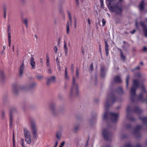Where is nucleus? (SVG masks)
I'll return each mask as SVG.
<instances>
[{
	"label": "nucleus",
	"mask_w": 147,
	"mask_h": 147,
	"mask_svg": "<svg viewBox=\"0 0 147 147\" xmlns=\"http://www.w3.org/2000/svg\"><path fill=\"white\" fill-rule=\"evenodd\" d=\"M65 144V142L63 141L61 144L60 145L59 147H63Z\"/></svg>",
	"instance_id": "nucleus-38"
},
{
	"label": "nucleus",
	"mask_w": 147,
	"mask_h": 147,
	"mask_svg": "<svg viewBox=\"0 0 147 147\" xmlns=\"http://www.w3.org/2000/svg\"><path fill=\"white\" fill-rule=\"evenodd\" d=\"M46 59H47V61H46L47 65L48 67H50V63H49V57L48 55H47Z\"/></svg>",
	"instance_id": "nucleus-20"
},
{
	"label": "nucleus",
	"mask_w": 147,
	"mask_h": 147,
	"mask_svg": "<svg viewBox=\"0 0 147 147\" xmlns=\"http://www.w3.org/2000/svg\"><path fill=\"white\" fill-rule=\"evenodd\" d=\"M141 126H137V127H136V129L137 130H138L140 129L141 128Z\"/></svg>",
	"instance_id": "nucleus-46"
},
{
	"label": "nucleus",
	"mask_w": 147,
	"mask_h": 147,
	"mask_svg": "<svg viewBox=\"0 0 147 147\" xmlns=\"http://www.w3.org/2000/svg\"><path fill=\"white\" fill-rule=\"evenodd\" d=\"M24 68V62H23L20 67V76H22L23 73V71Z\"/></svg>",
	"instance_id": "nucleus-10"
},
{
	"label": "nucleus",
	"mask_w": 147,
	"mask_h": 147,
	"mask_svg": "<svg viewBox=\"0 0 147 147\" xmlns=\"http://www.w3.org/2000/svg\"><path fill=\"white\" fill-rule=\"evenodd\" d=\"M88 24H89V25H90V20L89 19H88Z\"/></svg>",
	"instance_id": "nucleus-57"
},
{
	"label": "nucleus",
	"mask_w": 147,
	"mask_h": 147,
	"mask_svg": "<svg viewBox=\"0 0 147 147\" xmlns=\"http://www.w3.org/2000/svg\"><path fill=\"white\" fill-rule=\"evenodd\" d=\"M140 110V109L139 108H137L135 109V111L137 112V111H139Z\"/></svg>",
	"instance_id": "nucleus-58"
},
{
	"label": "nucleus",
	"mask_w": 147,
	"mask_h": 147,
	"mask_svg": "<svg viewBox=\"0 0 147 147\" xmlns=\"http://www.w3.org/2000/svg\"><path fill=\"white\" fill-rule=\"evenodd\" d=\"M109 114L111 116V119L112 122L115 123L117 121L119 117V115L118 113L111 112Z\"/></svg>",
	"instance_id": "nucleus-4"
},
{
	"label": "nucleus",
	"mask_w": 147,
	"mask_h": 147,
	"mask_svg": "<svg viewBox=\"0 0 147 147\" xmlns=\"http://www.w3.org/2000/svg\"><path fill=\"white\" fill-rule=\"evenodd\" d=\"M58 144V142L57 141H56L55 142V147H56Z\"/></svg>",
	"instance_id": "nucleus-63"
},
{
	"label": "nucleus",
	"mask_w": 147,
	"mask_h": 147,
	"mask_svg": "<svg viewBox=\"0 0 147 147\" xmlns=\"http://www.w3.org/2000/svg\"><path fill=\"white\" fill-rule=\"evenodd\" d=\"M65 77L66 80H68L69 79V78L67 76V74H65Z\"/></svg>",
	"instance_id": "nucleus-47"
},
{
	"label": "nucleus",
	"mask_w": 147,
	"mask_h": 147,
	"mask_svg": "<svg viewBox=\"0 0 147 147\" xmlns=\"http://www.w3.org/2000/svg\"><path fill=\"white\" fill-rule=\"evenodd\" d=\"M135 32H136V30H134L132 31L131 32H130L131 34H133Z\"/></svg>",
	"instance_id": "nucleus-55"
},
{
	"label": "nucleus",
	"mask_w": 147,
	"mask_h": 147,
	"mask_svg": "<svg viewBox=\"0 0 147 147\" xmlns=\"http://www.w3.org/2000/svg\"><path fill=\"white\" fill-rule=\"evenodd\" d=\"M124 147H131V146L130 144H125Z\"/></svg>",
	"instance_id": "nucleus-42"
},
{
	"label": "nucleus",
	"mask_w": 147,
	"mask_h": 147,
	"mask_svg": "<svg viewBox=\"0 0 147 147\" xmlns=\"http://www.w3.org/2000/svg\"><path fill=\"white\" fill-rule=\"evenodd\" d=\"M36 78L38 80H41L43 78V77L41 75H38L37 76Z\"/></svg>",
	"instance_id": "nucleus-33"
},
{
	"label": "nucleus",
	"mask_w": 147,
	"mask_h": 147,
	"mask_svg": "<svg viewBox=\"0 0 147 147\" xmlns=\"http://www.w3.org/2000/svg\"><path fill=\"white\" fill-rule=\"evenodd\" d=\"M15 109H10L9 111V117H10V125H11L12 124V114L15 111Z\"/></svg>",
	"instance_id": "nucleus-9"
},
{
	"label": "nucleus",
	"mask_w": 147,
	"mask_h": 147,
	"mask_svg": "<svg viewBox=\"0 0 147 147\" xmlns=\"http://www.w3.org/2000/svg\"><path fill=\"white\" fill-rule=\"evenodd\" d=\"M109 101L108 100H107L106 102L105 106V108L106 111H107L109 108Z\"/></svg>",
	"instance_id": "nucleus-21"
},
{
	"label": "nucleus",
	"mask_w": 147,
	"mask_h": 147,
	"mask_svg": "<svg viewBox=\"0 0 147 147\" xmlns=\"http://www.w3.org/2000/svg\"><path fill=\"white\" fill-rule=\"evenodd\" d=\"M102 135L104 138L107 140L109 137L111 136V134L106 129H104L103 130Z\"/></svg>",
	"instance_id": "nucleus-7"
},
{
	"label": "nucleus",
	"mask_w": 147,
	"mask_h": 147,
	"mask_svg": "<svg viewBox=\"0 0 147 147\" xmlns=\"http://www.w3.org/2000/svg\"><path fill=\"white\" fill-rule=\"evenodd\" d=\"M114 81L116 82H121L120 78L118 76H116L114 78Z\"/></svg>",
	"instance_id": "nucleus-18"
},
{
	"label": "nucleus",
	"mask_w": 147,
	"mask_h": 147,
	"mask_svg": "<svg viewBox=\"0 0 147 147\" xmlns=\"http://www.w3.org/2000/svg\"><path fill=\"white\" fill-rule=\"evenodd\" d=\"M144 32V34L145 36L147 37V28L144 29L143 30Z\"/></svg>",
	"instance_id": "nucleus-32"
},
{
	"label": "nucleus",
	"mask_w": 147,
	"mask_h": 147,
	"mask_svg": "<svg viewBox=\"0 0 147 147\" xmlns=\"http://www.w3.org/2000/svg\"><path fill=\"white\" fill-rule=\"evenodd\" d=\"M74 23H76V17L74 18Z\"/></svg>",
	"instance_id": "nucleus-64"
},
{
	"label": "nucleus",
	"mask_w": 147,
	"mask_h": 147,
	"mask_svg": "<svg viewBox=\"0 0 147 147\" xmlns=\"http://www.w3.org/2000/svg\"><path fill=\"white\" fill-rule=\"evenodd\" d=\"M55 81V76H53L47 80V84L49 85L51 82H54Z\"/></svg>",
	"instance_id": "nucleus-11"
},
{
	"label": "nucleus",
	"mask_w": 147,
	"mask_h": 147,
	"mask_svg": "<svg viewBox=\"0 0 147 147\" xmlns=\"http://www.w3.org/2000/svg\"><path fill=\"white\" fill-rule=\"evenodd\" d=\"M21 144L22 145V146H24V139L22 138L21 139Z\"/></svg>",
	"instance_id": "nucleus-40"
},
{
	"label": "nucleus",
	"mask_w": 147,
	"mask_h": 147,
	"mask_svg": "<svg viewBox=\"0 0 147 147\" xmlns=\"http://www.w3.org/2000/svg\"><path fill=\"white\" fill-rule=\"evenodd\" d=\"M56 137L58 140H59L61 137V133L60 132H57L56 133Z\"/></svg>",
	"instance_id": "nucleus-15"
},
{
	"label": "nucleus",
	"mask_w": 147,
	"mask_h": 147,
	"mask_svg": "<svg viewBox=\"0 0 147 147\" xmlns=\"http://www.w3.org/2000/svg\"><path fill=\"white\" fill-rule=\"evenodd\" d=\"M104 71V67H102L101 69V72L103 73Z\"/></svg>",
	"instance_id": "nucleus-48"
},
{
	"label": "nucleus",
	"mask_w": 147,
	"mask_h": 147,
	"mask_svg": "<svg viewBox=\"0 0 147 147\" xmlns=\"http://www.w3.org/2000/svg\"><path fill=\"white\" fill-rule=\"evenodd\" d=\"M100 5H101V7L102 8H104V6H103V2H100Z\"/></svg>",
	"instance_id": "nucleus-49"
},
{
	"label": "nucleus",
	"mask_w": 147,
	"mask_h": 147,
	"mask_svg": "<svg viewBox=\"0 0 147 147\" xmlns=\"http://www.w3.org/2000/svg\"><path fill=\"white\" fill-rule=\"evenodd\" d=\"M76 75L77 77L78 78L79 77V69L78 67L76 69Z\"/></svg>",
	"instance_id": "nucleus-34"
},
{
	"label": "nucleus",
	"mask_w": 147,
	"mask_h": 147,
	"mask_svg": "<svg viewBox=\"0 0 147 147\" xmlns=\"http://www.w3.org/2000/svg\"><path fill=\"white\" fill-rule=\"evenodd\" d=\"M130 109V107H128L127 108V112H128L129 111Z\"/></svg>",
	"instance_id": "nucleus-60"
},
{
	"label": "nucleus",
	"mask_w": 147,
	"mask_h": 147,
	"mask_svg": "<svg viewBox=\"0 0 147 147\" xmlns=\"http://www.w3.org/2000/svg\"><path fill=\"white\" fill-rule=\"evenodd\" d=\"M4 18L5 19L6 18V11L5 10H4Z\"/></svg>",
	"instance_id": "nucleus-50"
},
{
	"label": "nucleus",
	"mask_w": 147,
	"mask_h": 147,
	"mask_svg": "<svg viewBox=\"0 0 147 147\" xmlns=\"http://www.w3.org/2000/svg\"><path fill=\"white\" fill-rule=\"evenodd\" d=\"M101 76L102 77H104L105 75V74L104 73V72L103 73H101Z\"/></svg>",
	"instance_id": "nucleus-56"
},
{
	"label": "nucleus",
	"mask_w": 147,
	"mask_h": 147,
	"mask_svg": "<svg viewBox=\"0 0 147 147\" xmlns=\"http://www.w3.org/2000/svg\"><path fill=\"white\" fill-rule=\"evenodd\" d=\"M3 73V70H0V75H2Z\"/></svg>",
	"instance_id": "nucleus-54"
},
{
	"label": "nucleus",
	"mask_w": 147,
	"mask_h": 147,
	"mask_svg": "<svg viewBox=\"0 0 147 147\" xmlns=\"http://www.w3.org/2000/svg\"><path fill=\"white\" fill-rule=\"evenodd\" d=\"M13 92L15 93H16V88H13Z\"/></svg>",
	"instance_id": "nucleus-53"
},
{
	"label": "nucleus",
	"mask_w": 147,
	"mask_h": 147,
	"mask_svg": "<svg viewBox=\"0 0 147 147\" xmlns=\"http://www.w3.org/2000/svg\"><path fill=\"white\" fill-rule=\"evenodd\" d=\"M105 49L106 55H107L109 53V46L107 40H105Z\"/></svg>",
	"instance_id": "nucleus-14"
},
{
	"label": "nucleus",
	"mask_w": 147,
	"mask_h": 147,
	"mask_svg": "<svg viewBox=\"0 0 147 147\" xmlns=\"http://www.w3.org/2000/svg\"><path fill=\"white\" fill-rule=\"evenodd\" d=\"M30 64L32 67V69H35V63L34 61V59L33 57H32L31 58V60L30 61Z\"/></svg>",
	"instance_id": "nucleus-12"
},
{
	"label": "nucleus",
	"mask_w": 147,
	"mask_h": 147,
	"mask_svg": "<svg viewBox=\"0 0 147 147\" xmlns=\"http://www.w3.org/2000/svg\"><path fill=\"white\" fill-rule=\"evenodd\" d=\"M79 128V127L77 126L74 127V131L75 132H77Z\"/></svg>",
	"instance_id": "nucleus-31"
},
{
	"label": "nucleus",
	"mask_w": 147,
	"mask_h": 147,
	"mask_svg": "<svg viewBox=\"0 0 147 147\" xmlns=\"http://www.w3.org/2000/svg\"><path fill=\"white\" fill-rule=\"evenodd\" d=\"M147 49L146 47H144L143 48V50L144 51H147Z\"/></svg>",
	"instance_id": "nucleus-52"
},
{
	"label": "nucleus",
	"mask_w": 147,
	"mask_h": 147,
	"mask_svg": "<svg viewBox=\"0 0 147 147\" xmlns=\"http://www.w3.org/2000/svg\"><path fill=\"white\" fill-rule=\"evenodd\" d=\"M24 135L25 141L27 144H30L31 143L30 132L28 129H25L24 130Z\"/></svg>",
	"instance_id": "nucleus-2"
},
{
	"label": "nucleus",
	"mask_w": 147,
	"mask_h": 147,
	"mask_svg": "<svg viewBox=\"0 0 147 147\" xmlns=\"http://www.w3.org/2000/svg\"><path fill=\"white\" fill-rule=\"evenodd\" d=\"M1 116L3 118H4L5 117V112L4 111L1 112Z\"/></svg>",
	"instance_id": "nucleus-37"
},
{
	"label": "nucleus",
	"mask_w": 147,
	"mask_h": 147,
	"mask_svg": "<svg viewBox=\"0 0 147 147\" xmlns=\"http://www.w3.org/2000/svg\"><path fill=\"white\" fill-rule=\"evenodd\" d=\"M31 127L34 137V138H36L37 137V129L34 123L32 122V123Z\"/></svg>",
	"instance_id": "nucleus-5"
},
{
	"label": "nucleus",
	"mask_w": 147,
	"mask_h": 147,
	"mask_svg": "<svg viewBox=\"0 0 147 147\" xmlns=\"http://www.w3.org/2000/svg\"><path fill=\"white\" fill-rule=\"evenodd\" d=\"M67 12V13H68V15L69 18V20L70 21V23L71 24L72 19H71V15L70 13V12L69 11H68Z\"/></svg>",
	"instance_id": "nucleus-27"
},
{
	"label": "nucleus",
	"mask_w": 147,
	"mask_h": 147,
	"mask_svg": "<svg viewBox=\"0 0 147 147\" xmlns=\"http://www.w3.org/2000/svg\"><path fill=\"white\" fill-rule=\"evenodd\" d=\"M108 112L105 113H104L103 116V119L104 120L106 119L107 118Z\"/></svg>",
	"instance_id": "nucleus-29"
},
{
	"label": "nucleus",
	"mask_w": 147,
	"mask_h": 147,
	"mask_svg": "<svg viewBox=\"0 0 147 147\" xmlns=\"http://www.w3.org/2000/svg\"><path fill=\"white\" fill-rule=\"evenodd\" d=\"M123 10L122 7H120L119 8L117 11L116 12L117 14L120 13Z\"/></svg>",
	"instance_id": "nucleus-30"
},
{
	"label": "nucleus",
	"mask_w": 147,
	"mask_h": 147,
	"mask_svg": "<svg viewBox=\"0 0 147 147\" xmlns=\"http://www.w3.org/2000/svg\"><path fill=\"white\" fill-rule=\"evenodd\" d=\"M9 43V47H10L11 45V41H8Z\"/></svg>",
	"instance_id": "nucleus-62"
},
{
	"label": "nucleus",
	"mask_w": 147,
	"mask_h": 147,
	"mask_svg": "<svg viewBox=\"0 0 147 147\" xmlns=\"http://www.w3.org/2000/svg\"><path fill=\"white\" fill-rule=\"evenodd\" d=\"M106 21L105 20V19H102V26H104L106 24Z\"/></svg>",
	"instance_id": "nucleus-36"
},
{
	"label": "nucleus",
	"mask_w": 147,
	"mask_h": 147,
	"mask_svg": "<svg viewBox=\"0 0 147 147\" xmlns=\"http://www.w3.org/2000/svg\"><path fill=\"white\" fill-rule=\"evenodd\" d=\"M138 81L137 80H134L133 82V85L131 90V98L132 101H133V98L136 96V89L138 88Z\"/></svg>",
	"instance_id": "nucleus-1"
},
{
	"label": "nucleus",
	"mask_w": 147,
	"mask_h": 147,
	"mask_svg": "<svg viewBox=\"0 0 147 147\" xmlns=\"http://www.w3.org/2000/svg\"><path fill=\"white\" fill-rule=\"evenodd\" d=\"M78 92V86L77 84L75 82L74 76L73 78V85L70 90V93L72 94L73 93H76L77 94Z\"/></svg>",
	"instance_id": "nucleus-3"
},
{
	"label": "nucleus",
	"mask_w": 147,
	"mask_h": 147,
	"mask_svg": "<svg viewBox=\"0 0 147 147\" xmlns=\"http://www.w3.org/2000/svg\"><path fill=\"white\" fill-rule=\"evenodd\" d=\"M117 92L120 94H123V91L122 87H119L117 90Z\"/></svg>",
	"instance_id": "nucleus-16"
},
{
	"label": "nucleus",
	"mask_w": 147,
	"mask_h": 147,
	"mask_svg": "<svg viewBox=\"0 0 147 147\" xmlns=\"http://www.w3.org/2000/svg\"><path fill=\"white\" fill-rule=\"evenodd\" d=\"M57 63L58 66H59V60L58 57H57L56 59Z\"/></svg>",
	"instance_id": "nucleus-41"
},
{
	"label": "nucleus",
	"mask_w": 147,
	"mask_h": 147,
	"mask_svg": "<svg viewBox=\"0 0 147 147\" xmlns=\"http://www.w3.org/2000/svg\"><path fill=\"white\" fill-rule=\"evenodd\" d=\"M49 68L48 69V73L49 74H51L52 73V71H51V69L50 68V67H49Z\"/></svg>",
	"instance_id": "nucleus-45"
},
{
	"label": "nucleus",
	"mask_w": 147,
	"mask_h": 147,
	"mask_svg": "<svg viewBox=\"0 0 147 147\" xmlns=\"http://www.w3.org/2000/svg\"><path fill=\"white\" fill-rule=\"evenodd\" d=\"M50 109L51 113L53 115H55V105L54 104H51L50 106Z\"/></svg>",
	"instance_id": "nucleus-8"
},
{
	"label": "nucleus",
	"mask_w": 147,
	"mask_h": 147,
	"mask_svg": "<svg viewBox=\"0 0 147 147\" xmlns=\"http://www.w3.org/2000/svg\"><path fill=\"white\" fill-rule=\"evenodd\" d=\"M140 25L143 28V30H144V29H145L146 28V26L145 24L143 22H140Z\"/></svg>",
	"instance_id": "nucleus-22"
},
{
	"label": "nucleus",
	"mask_w": 147,
	"mask_h": 147,
	"mask_svg": "<svg viewBox=\"0 0 147 147\" xmlns=\"http://www.w3.org/2000/svg\"><path fill=\"white\" fill-rule=\"evenodd\" d=\"M66 28H67V34L69 33V22H67V25H66Z\"/></svg>",
	"instance_id": "nucleus-26"
},
{
	"label": "nucleus",
	"mask_w": 147,
	"mask_h": 147,
	"mask_svg": "<svg viewBox=\"0 0 147 147\" xmlns=\"http://www.w3.org/2000/svg\"><path fill=\"white\" fill-rule=\"evenodd\" d=\"M36 84L34 82H32L29 86V88L30 89H32L36 87Z\"/></svg>",
	"instance_id": "nucleus-19"
},
{
	"label": "nucleus",
	"mask_w": 147,
	"mask_h": 147,
	"mask_svg": "<svg viewBox=\"0 0 147 147\" xmlns=\"http://www.w3.org/2000/svg\"><path fill=\"white\" fill-rule=\"evenodd\" d=\"M90 69L91 71H92L93 70V65L92 64H91L90 66Z\"/></svg>",
	"instance_id": "nucleus-51"
},
{
	"label": "nucleus",
	"mask_w": 147,
	"mask_h": 147,
	"mask_svg": "<svg viewBox=\"0 0 147 147\" xmlns=\"http://www.w3.org/2000/svg\"><path fill=\"white\" fill-rule=\"evenodd\" d=\"M140 69V67L139 66H138L137 67H136L134 69V70H135V69Z\"/></svg>",
	"instance_id": "nucleus-59"
},
{
	"label": "nucleus",
	"mask_w": 147,
	"mask_h": 147,
	"mask_svg": "<svg viewBox=\"0 0 147 147\" xmlns=\"http://www.w3.org/2000/svg\"><path fill=\"white\" fill-rule=\"evenodd\" d=\"M23 22L25 24L27 28H28V21L27 19H25L23 20Z\"/></svg>",
	"instance_id": "nucleus-25"
},
{
	"label": "nucleus",
	"mask_w": 147,
	"mask_h": 147,
	"mask_svg": "<svg viewBox=\"0 0 147 147\" xmlns=\"http://www.w3.org/2000/svg\"><path fill=\"white\" fill-rule=\"evenodd\" d=\"M65 74H67V68L66 67L65 69Z\"/></svg>",
	"instance_id": "nucleus-61"
},
{
	"label": "nucleus",
	"mask_w": 147,
	"mask_h": 147,
	"mask_svg": "<svg viewBox=\"0 0 147 147\" xmlns=\"http://www.w3.org/2000/svg\"><path fill=\"white\" fill-rule=\"evenodd\" d=\"M74 65L73 64H71V69L73 72H74Z\"/></svg>",
	"instance_id": "nucleus-44"
},
{
	"label": "nucleus",
	"mask_w": 147,
	"mask_h": 147,
	"mask_svg": "<svg viewBox=\"0 0 147 147\" xmlns=\"http://www.w3.org/2000/svg\"><path fill=\"white\" fill-rule=\"evenodd\" d=\"M64 49L65 52V55L66 56H67V54L68 49L67 47L66 43L65 41L64 42Z\"/></svg>",
	"instance_id": "nucleus-17"
},
{
	"label": "nucleus",
	"mask_w": 147,
	"mask_h": 147,
	"mask_svg": "<svg viewBox=\"0 0 147 147\" xmlns=\"http://www.w3.org/2000/svg\"><path fill=\"white\" fill-rule=\"evenodd\" d=\"M13 147H15V136L13 133Z\"/></svg>",
	"instance_id": "nucleus-28"
},
{
	"label": "nucleus",
	"mask_w": 147,
	"mask_h": 147,
	"mask_svg": "<svg viewBox=\"0 0 147 147\" xmlns=\"http://www.w3.org/2000/svg\"><path fill=\"white\" fill-rule=\"evenodd\" d=\"M121 59L123 61H125V59H126V57L125 56H124V55L122 53V51H121Z\"/></svg>",
	"instance_id": "nucleus-23"
},
{
	"label": "nucleus",
	"mask_w": 147,
	"mask_h": 147,
	"mask_svg": "<svg viewBox=\"0 0 147 147\" xmlns=\"http://www.w3.org/2000/svg\"><path fill=\"white\" fill-rule=\"evenodd\" d=\"M129 76H127L126 79V88L127 89L128 88V85L129 84Z\"/></svg>",
	"instance_id": "nucleus-24"
},
{
	"label": "nucleus",
	"mask_w": 147,
	"mask_h": 147,
	"mask_svg": "<svg viewBox=\"0 0 147 147\" xmlns=\"http://www.w3.org/2000/svg\"><path fill=\"white\" fill-rule=\"evenodd\" d=\"M7 33H11V30L10 29V26L9 25L8 28H7Z\"/></svg>",
	"instance_id": "nucleus-39"
},
{
	"label": "nucleus",
	"mask_w": 147,
	"mask_h": 147,
	"mask_svg": "<svg viewBox=\"0 0 147 147\" xmlns=\"http://www.w3.org/2000/svg\"><path fill=\"white\" fill-rule=\"evenodd\" d=\"M54 50L55 52L56 53H57V47L56 46H55L54 47Z\"/></svg>",
	"instance_id": "nucleus-43"
},
{
	"label": "nucleus",
	"mask_w": 147,
	"mask_h": 147,
	"mask_svg": "<svg viewBox=\"0 0 147 147\" xmlns=\"http://www.w3.org/2000/svg\"><path fill=\"white\" fill-rule=\"evenodd\" d=\"M144 1L143 0L141 1L139 6V8L140 11H142L143 10L144 8Z\"/></svg>",
	"instance_id": "nucleus-13"
},
{
	"label": "nucleus",
	"mask_w": 147,
	"mask_h": 147,
	"mask_svg": "<svg viewBox=\"0 0 147 147\" xmlns=\"http://www.w3.org/2000/svg\"><path fill=\"white\" fill-rule=\"evenodd\" d=\"M11 33H8V41H11Z\"/></svg>",
	"instance_id": "nucleus-35"
},
{
	"label": "nucleus",
	"mask_w": 147,
	"mask_h": 147,
	"mask_svg": "<svg viewBox=\"0 0 147 147\" xmlns=\"http://www.w3.org/2000/svg\"><path fill=\"white\" fill-rule=\"evenodd\" d=\"M141 88L142 92H141L139 95L138 98V99L139 100H141L142 98L143 97V94H144V95H146V96H147V93L145 90V88L143 85H142Z\"/></svg>",
	"instance_id": "nucleus-6"
}]
</instances>
